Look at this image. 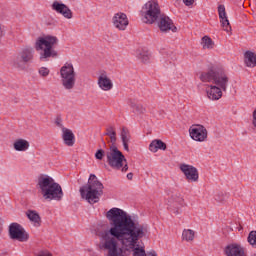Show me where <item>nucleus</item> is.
Instances as JSON below:
<instances>
[{
	"label": "nucleus",
	"instance_id": "obj_46",
	"mask_svg": "<svg viewBox=\"0 0 256 256\" xmlns=\"http://www.w3.org/2000/svg\"><path fill=\"white\" fill-rule=\"evenodd\" d=\"M102 143H103V147H107V143H105L103 140H102Z\"/></svg>",
	"mask_w": 256,
	"mask_h": 256
},
{
	"label": "nucleus",
	"instance_id": "obj_5",
	"mask_svg": "<svg viewBox=\"0 0 256 256\" xmlns=\"http://www.w3.org/2000/svg\"><path fill=\"white\" fill-rule=\"evenodd\" d=\"M106 163H108L112 169H116L117 171L121 169L122 173L129 171L127 158H125L123 152L117 148V145L109 146V150L106 152Z\"/></svg>",
	"mask_w": 256,
	"mask_h": 256
},
{
	"label": "nucleus",
	"instance_id": "obj_25",
	"mask_svg": "<svg viewBox=\"0 0 256 256\" xmlns=\"http://www.w3.org/2000/svg\"><path fill=\"white\" fill-rule=\"evenodd\" d=\"M13 147L15 151H27V149H29V141L25 139H17L14 142Z\"/></svg>",
	"mask_w": 256,
	"mask_h": 256
},
{
	"label": "nucleus",
	"instance_id": "obj_23",
	"mask_svg": "<svg viewBox=\"0 0 256 256\" xmlns=\"http://www.w3.org/2000/svg\"><path fill=\"white\" fill-rule=\"evenodd\" d=\"M120 137L122 139L124 150L129 152V142L131 141V134L129 132V129L123 127Z\"/></svg>",
	"mask_w": 256,
	"mask_h": 256
},
{
	"label": "nucleus",
	"instance_id": "obj_33",
	"mask_svg": "<svg viewBox=\"0 0 256 256\" xmlns=\"http://www.w3.org/2000/svg\"><path fill=\"white\" fill-rule=\"evenodd\" d=\"M105 155H107V152H105V150H103V149H99L95 153V157H96V159H98V161L103 160V157H105Z\"/></svg>",
	"mask_w": 256,
	"mask_h": 256
},
{
	"label": "nucleus",
	"instance_id": "obj_10",
	"mask_svg": "<svg viewBox=\"0 0 256 256\" xmlns=\"http://www.w3.org/2000/svg\"><path fill=\"white\" fill-rule=\"evenodd\" d=\"M44 199H49L50 201H61L63 199V189L59 183L54 182L46 190V193L43 195Z\"/></svg>",
	"mask_w": 256,
	"mask_h": 256
},
{
	"label": "nucleus",
	"instance_id": "obj_27",
	"mask_svg": "<svg viewBox=\"0 0 256 256\" xmlns=\"http://www.w3.org/2000/svg\"><path fill=\"white\" fill-rule=\"evenodd\" d=\"M201 45L203 49H213L215 47V42L209 36H204L201 39Z\"/></svg>",
	"mask_w": 256,
	"mask_h": 256
},
{
	"label": "nucleus",
	"instance_id": "obj_37",
	"mask_svg": "<svg viewBox=\"0 0 256 256\" xmlns=\"http://www.w3.org/2000/svg\"><path fill=\"white\" fill-rule=\"evenodd\" d=\"M36 256H53L49 251H40Z\"/></svg>",
	"mask_w": 256,
	"mask_h": 256
},
{
	"label": "nucleus",
	"instance_id": "obj_13",
	"mask_svg": "<svg viewBox=\"0 0 256 256\" xmlns=\"http://www.w3.org/2000/svg\"><path fill=\"white\" fill-rule=\"evenodd\" d=\"M112 23L116 29L119 31H125L127 25H129V19L125 13H116L112 18Z\"/></svg>",
	"mask_w": 256,
	"mask_h": 256
},
{
	"label": "nucleus",
	"instance_id": "obj_1",
	"mask_svg": "<svg viewBox=\"0 0 256 256\" xmlns=\"http://www.w3.org/2000/svg\"><path fill=\"white\" fill-rule=\"evenodd\" d=\"M110 229L99 233L100 249L107 256H147L145 248L139 247V239L147 237L149 226L141 224L121 208H112L106 213Z\"/></svg>",
	"mask_w": 256,
	"mask_h": 256
},
{
	"label": "nucleus",
	"instance_id": "obj_14",
	"mask_svg": "<svg viewBox=\"0 0 256 256\" xmlns=\"http://www.w3.org/2000/svg\"><path fill=\"white\" fill-rule=\"evenodd\" d=\"M52 9L53 11H56V13H60V15L64 16L65 19L73 18V12L69 8V6L65 5L64 3L54 1L52 4Z\"/></svg>",
	"mask_w": 256,
	"mask_h": 256
},
{
	"label": "nucleus",
	"instance_id": "obj_31",
	"mask_svg": "<svg viewBox=\"0 0 256 256\" xmlns=\"http://www.w3.org/2000/svg\"><path fill=\"white\" fill-rule=\"evenodd\" d=\"M248 243L256 249V231H251L248 235Z\"/></svg>",
	"mask_w": 256,
	"mask_h": 256
},
{
	"label": "nucleus",
	"instance_id": "obj_40",
	"mask_svg": "<svg viewBox=\"0 0 256 256\" xmlns=\"http://www.w3.org/2000/svg\"><path fill=\"white\" fill-rule=\"evenodd\" d=\"M148 61H149V56L143 55V56H142V62H143V63H147Z\"/></svg>",
	"mask_w": 256,
	"mask_h": 256
},
{
	"label": "nucleus",
	"instance_id": "obj_39",
	"mask_svg": "<svg viewBox=\"0 0 256 256\" xmlns=\"http://www.w3.org/2000/svg\"><path fill=\"white\" fill-rule=\"evenodd\" d=\"M252 125H253L254 129H256V108L252 115Z\"/></svg>",
	"mask_w": 256,
	"mask_h": 256
},
{
	"label": "nucleus",
	"instance_id": "obj_34",
	"mask_svg": "<svg viewBox=\"0 0 256 256\" xmlns=\"http://www.w3.org/2000/svg\"><path fill=\"white\" fill-rule=\"evenodd\" d=\"M225 199H226V196L223 193H219L218 195L215 196V201H217L218 203H223Z\"/></svg>",
	"mask_w": 256,
	"mask_h": 256
},
{
	"label": "nucleus",
	"instance_id": "obj_8",
	"mask_svg": "<svg viewBox=\"0 0 256 256\" xmlns=\"http://www.w3.org/2000/svg\"><path fill=\"white\" fill-rule=\"evenodd\" d=\"M9 236L16 241H20V243L29 241V233H27L23 226H21L19 223L10 224Z\"/></svg>",
	"mask_w": 256,
	"mask_h": 256
},
{
	"label": "nucleus",
	"instance_id": "obj_47",
	"mask_svg": "<svg viewBox=\"0 0 256 256\" xmlns=\"http://www.w3.org/2000/svg\"><path fill=\"white\" fill-rule=\"evenodd\" d=\"M0 231H1V226H0Z\"/></svg>",
	"mask_w": 256,
	"mask_h": 256
},
{
	"label": "nucleus",
	"instance_id": "obj_45",
	"mask_svg": "<svg viewBox=\"0 0 256 256\" xmlns=\"http://www.w3.org/2000/svg\"><path fill=\"white\" fill-rule=\"evenodd\" d=\"M171 55H172L171 59L173 61V59H175V55L173 54V52H171Z\"/></svg>",
	"mask_w": 256,
	"mask_h": 256
},
{
	"label": "nucleus",
	"instance_id": "obj_26",
	"mask_svg": "<svg viewBox=\"0 0 256 256\" xmlns=\"http://www.w3.org/2000/svg\"><path fill=\"white\" fill-rule=\"evenodd\" d=\"M107 137H110V145H115L117 143V132L113 126H109L106 128V132L104 133Z\"/></svg>",
	"mask_w": 256,
	"mask_h": 256
},
{
	"label": "nucleus",
	"instance_id": "obj_30",
	"mask_svg": "<svg viewBox=\"0 0 256 256\" xmlns=\"http://www.w3.org/2000/svg\"><path fill=\"white\" fill-rule=\"evenodd\" d=\"M13 67H15L16 69H25V62L23 61V58H21L19 54L13 60Z\"/></svg>",
	"mask_w": 256,
	"mask_h": 256
},
{
	"label": "nucleus",
	"instance_id": "obj_16",
	"mask_svg": "<svg viewBox=\"0 0 256 256\" xmlns=\"http://www.w3.org/2000/svg\"><path fill=\"white\" fill-rule=\"evenodd\" d=\"M218 15L222 28L226 33H230L231 24L229 23V18L227 17V12L225 11V5L221 4L218 6Z\"/></svg>",
	"mask_w": 256,
	"mask_h": 256
},
{
	"label": "nucleus",
	"instance_id": "obj_38",
	"mask_svg": "<svg viewBox=\"0 0 256 256\" xmlns=\"http://www.w3.org/2000/svg\"><path fill=\"white\" fill-rule=\"evenodd\" d=\"M184 5H186V7H191V5H193V3H195V0H182Z\"/></svg>",
	"mask_w": 256,
	"mask_h": 256
},
{
	"label": "nucleus",
	"instance_id": "obj_18",
	"mask_svg": "<svg viewBox=\"0 0 256 256\" xmlns=\"http://www.w3.org/2000/svg\"><path fill=\"white\" fill-rule=\"evenodd\" d=\"M98 87L102 91H111L113 89V82L110 80L107 73L103 72L98 77Z\"/></svg>",
	"mask_w": 256,
	"mask_h": 256
},
{
	"label": "nucleus",
	"instance_id": "obj_7",
	"mask_svg": "<svg viewBox=\"0 0 256 256\" xmlns=\"http://www.w3.org/2000/svg\"><path fill=\"white\" fill-rule=\"evenodd\" d=\"M60 77L62 87L66 91H73L75 89V83H77V73L71 63H65L60 69Z\"/></svg>",
	"mask_w": 256,
	"mask_h": 256
},
{
	"label": "nucleus",
	"instance_id": "obj_35",
	"mask_svg": "<svg viewBox=\"0 0 256 256\" xmlns=\"http://www.w3.org/2000/svg\"><path fill=\"white\" fill-rule=\"evenodd\" d=\"M55 125H57L62 131L63 129H65V127L63 126V121L61 120L60 117H57L55 119Z\"/></svg>",
	"mask_w": 256,
	"mask_h": 256
},
{
	"label": "nucleus",
	"instance_id": "obj_6",
	"mask_svg": "<svg viewBox=\"0 0 256 256\" xmlns=\"http://www.w3.org/2000/svg\"><path fill=\"white\" fill-rule=\"evenodd\" d=\"M143 23L153 25L161 17V7L155 0H150L144 4L140 11Z\"/></svg>",
	"mask_w": 256,
	"mask_h": 256
},
{
	"label": "nucleus",
	"instance_id": "obj_42",
	"mask_svg": "<svg viewBox=\"0 0 256 256\" xmlns=\"http://www.w3.org/2000/svg\"><path fill=\"white\" fill-rule=\"evenodd\" d=\"M172 211H173L174 215H180V213H181V209H179V208L174 209Z\"/></svg>",
	"mask_w": 256,
	"mask_h": 256
},
{
	"label": "nucleus",
	"instance_id": "obj_44",
	"mask_svg": "<svg viewBox=\"0 0 256 256\" xmlns=\"http://www.w3.org/2000/svg\"><path fill=\"white\" fill-rule=\"evenodd\" d=\"M180 205H183V198H179Z\"/></svg>",
	"mask_w": 256,
	"mask_h": 256
},
{
	"label": "nucleus",
	"instance_id": "obj_21",
	"mask_svg": "<svg viewBox=\"0 0 256 256\" xmlns=\"http://www.w3.org/2000/svg\"><path fill=\"white\" fill-rule=\"evenodd\" d=\"M167 149V144L163 140H153L149 145V150L152 153H157V151H165Z\"/></svg>",
	"mask_w": 256,
	"mask_h": 256
},
{
	"label": "nucleus",
	"instance_id": "obj_17",
	"mask_svg": "<svg viewBox=\"0 0 256 256\" xmlns=\"http://www.w3.org/2000/svg\"><path fill=\"white\" fill-rule=\"evenodd\" d=\"M55 183V180L51 176H40L38 178V189L42 196L45 195L47 190Z\"/></svg>",
	"mask_w": 256,
	"mask_h": 256
},
{
	"label": "nucleus",
	"instance_id": "obj_43",
	"mask_svg": "<svg viewBox=\"0 0 256 256\" xmlns=\"http://www.w3.org/2000/svg\"><path fill=\"white\" fill-rule=\"evenodd\" d=\"M127 179H128L129 181H131V179H133V173H128V174H127Z\"/></svg>",
	"mask_w": 256,
	"mask_h": 256
},
{
	"label": "nucleus",
	"instance_id": "obj_12",
	"mask_svg": "<svg viewBox=\"0 0 256 256\" xmlns=\"http://www.w3.org/2000/svg\"><path fill=\"white\" fill-rule=\"evenodd\" d=\"M158 22V27L162 33H169V31H172V33H177V28L175 24H173V20L165 15H160Z\"/></svg>",
	"mask_w": 256,
	"mask_h": 256
},
{
	"label": "nucleus",
	"instance_id": "obj_19",
	"mask_svg": "<svg viewBox=\"0 0 256 256\" xmlns=\"http://www.w3.org/2000/svg\"><path fill=\"white\" fill-rule=\"evenodd\" d=\"M62 139L68 147H73L75 145V134L68 128H63Z\"/></svg>",
	"mask_w": 256,
	"mask_h": 256
},
{
	"label": "nucleus",
	"instance_id": "obj_41",
	"mask_svg": "<svg viewBox=\"0 0 256 256\" xmlns=\"http://www.w3.org/2000/svg\"><path fill=\"white\" fill-rule=\"evenodd\" d=\"M147 256H157V252H155V250H152L147 253Z\"/></svg>",
	"mask_w": 256,
	"mask_h": 256
},
{
	"label": "nucleus",
	"instance_id": "obj_3",
	"mask_svg": "<svg viewBox=\"0 0 256 256\" xmlns=\"http://www.w3.org/2000/svg\"><path fill=\"white\" fill-rule=\"evenodd\" d=\"M103 183L97 179L95 174H90L88 183L80 188V195L90 205L99 203V199L103 195Z\"/></svg>",
	"mask_w": 256,
	"mask_h": 256
},
{
	"label": "nucleus",
	"instance_id": "obj_15",
	"mask_svg": "<svg viewBox=\"0 0 256 256\" xmlns=\"http://www.w3.org/2000/svg\"><path fill=\"white\" fill-rule=\"evenodd\" d=\"M224 253L226 256H245V248L237 243L228 244Z\"/></svg>",
	"mask_w": 256,
	"mask_h": 256
},
{
	"label": "nucleus",
	"instance_id": "obj_4",
	"mask_svg": "<svg viewBox=\"0 0 256 256\" xmlns=\"http://www.w3.org/2000/svg\"><path fill=\"white\" fill-rule=\"evenodd\" d=\"M59 43V39L56 36L47 35L39 37L35 42L36 51H42L40 53V61H47L51 57H57V51L53 49L55 45Z\"/></svg>",
	"mask_w": 256,
	"mask_h": 256
},
{
	"label": "nucleus",
	"instance_id": "obj_32",
	"mask_svg": "<svg viewBox=\"0 0 256 256\" xmlns=\"http://www.w3.org/2000/svg\"><path fill=\"white\" fill-rule=\"evenodd\" d=\"M38 73L41 77H48V75H49V73H51V71L47 67H41L39 69Z\"/></svg>",
	"mask_w": 256,
	"mask_h": 256
},
{
	"label": "nucleus",
	"instance_id": "obj_9",
	"mask_svg": "<svg viewBox=\"0 0 256 256\" xmlns=\"http://www.w3.org/2000/svg\"><path fill=\"white\" fill-rule=\"evenodd\" d=\"M189 133H190V137L191 139H193V141H198L199 143H203V141H207V128H205V126L203 125H192L189 128Z\"/></svg>",
	"mask_w": 256,
	"mask_h": 256
},
{
	"label": "nucleus",
	"instance_id": "obj_22",
	"mask_svg": "<svg viewBox=\"0 0 256 256\" xmlns=\"http://www.w3.org/2000/svg\"><path fill=\"white\" fill-rule=\"evenodd\" d=\"M244 63L246 67H256V54L252 51H246L244 53Z\"/></svg>",
	"mask_w": 256,
	"mask_h": 256
},
{
	"label": "nucleus",
	"instance_id": "obj_29",
	"mask_svg": "<svg viewBox=\"0 0 256 256\" xmlns=\"http://www.w3.org/2000/svg\"><path fill=\"white\" fill-rule=\"evenodd\" d=\"M183 241H193L195 239V231L191 229H184L182 232Z\"/></svg>",
	"mask_w": 256,
	"mask_h": 256
},
{
	"label": "nucleus",
	"instance_id": "obj_20",
	"mask_svg": "<svg viewBox=\"0 0 256 256\" xmlns=\"http://www.w3.org/2000/svg\"><path fill=\"white\" fill-rule=\"evenodd\" d=\"M26 217L32 223L34 227H41V216L35 210L26 211Z\"/></svg>",
	"mask_w": 256,
	"mask_h": 256
},
{
	"label": "nucleus",
	"instance_id": "obj_36",
	"mask_svg": "<svg viewBox=\"0 0 256 256\" xmlns=\"http://www.w3.org/2000/svg\"><path fill=\"white\" fill-rule=\"evenodd\" d=\"M5 37V27L0 23V41Z\"/></svg>",
	"mask_w": 256,
	"mask_h": 256
},
{
	"label": "nucleus",
	"instance_id": "obj_11",
	"mask_svg": "<svg viewBox=\"0 0 256 256\" xmlns=\"http://www.w3.org/2000/svg\"><path fill=\"white\" fill-rule=\"evenodd\" d=\"M180 170L185 175L187 181L190 183H197L199 181V171L195 166H191L189 164H181Z\"/></svg>",
	"mask_w": 256,
	"mask_h": 256
},
{
	"label": "nucleus",
	"instance_id": "obj_24",
	"mask_svg": "<svg viewBox=\"0 0 256 256\" xmlns=\"http://www.w3.org/2000/svg\"><path fill=\"white\" fill-rule=\"evenodd\" d=\"M18 55H20L24 63L33 62V48H24Z\"/></svg>",
	"mask_w": 256,
	"mask_h": 256
},
{
	"label": "nucleus",
	"instance_id": "obj_28",
	"mask_svg": "<svg viewBox=\"0 0 256 256\" xmlns=\"http://www.w3.org/2000/svg\"><path fill=\"white\" fill-rule=\"evenodd\" d=\"M130 107L133 110V113H136V115H143V113L146 111L142 104H137L135 102H130Z\"/></svg>",
	"mask_w": 256,
	"mask_h": 256
},
{
	"label": "nucleus",
	"instance_id": "obj_2",
	"mask_svg": "<svg viewBox=\"0 0 256 256\" xmlns=\"http://www.w3.org/2000/svg\"><path fill=\"white\" fill-rule=\"evenodd\" d=\"M202 83H212L207 90L208 99L219 101L223 97V91H227L229 85V76L221 66L212 65L207 71L200 75Z\"/></svg>",
	"mask_w": 256,
	"mask_h": 256
}]
</instances>
